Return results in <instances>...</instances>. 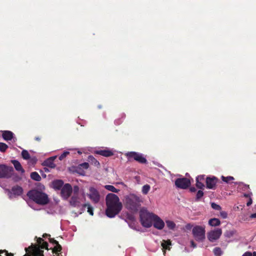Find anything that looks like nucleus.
Listing matches in <instances>:
<instances>
[{"mask_svg": "<svg viewBox=\"0 0 256 256\" xmlns=\"http://www.w3.org/2000/svg\"><path fill=\"white\" fill-rule=\"evenodd\" d=\"M106 216L110 218H114L118 214L122 208V203L120 202L118 196L114 194H108L106 197Z\"/></svg>", "mask_w": 256, "mask_h": 256, "instance_id": "1", "label": "nucleus"}, {"mask_svg": "<svg viewBox=\"0 0 256 256\" xmlns=\"http://www.w3.org/2000/svg\"><path fill=\"white\" fill-rule=\"evenodd\" d=\"M142 202V198L140 196L130 194L125 196V207L132 212H136Z\"/></svg>", "mask_w": 256, "mask_h": 256, "instance_id": "2", "label": "nucleus"}, {"mask_svg": "<svg viewBox=\"0 0 256 256\" xmlns=\"http://www.w3.org/2000/svg\"><path fill=\"white\" fill-rule=\"evenodd\" d=\"M27 196L30 199L38 204L45 205L49 202L46 194L36 189L28 191Z\"/></svg>", "mask_w": 256, "mask_h": 256, "instance_id": "3", "label": "nucleus"}, {"mask_svg": "<svg viewBox=\"0 0 256 256\" xmlns=\"http://www.w3.org/2000/svg\"><path fill=\"white\" fill-rule=\"evenodd\" d=\"M156 214L148 212L146 210H140V222L142 226L146 228H150Z\"/></svg>", "mask_w": 256, "mask_h": 256, "instance_id": "4", "label": "nucleus"}, {"mask_svg": "<svg viewBox=\"0 0 256 256\" xmlns=\"http://www.w3.org/2000/svg\"><path fill=\"white\" fill-rule=\"evenodd\" d=\"M192 233L195 240L198 242H203L206 238V230L203 226H194L192 230Z\"/></svg>", "mask_w": 256, "mask_h": 256, "instance_id": "5", "label": "nucleus"}, {"mask_svg": "<svg viewBox=\"0 0 256 256\" xmlns=\"http://www.w3.org/2000/svg\"><path fill=\"white\" fill-rule=\"evenodd\" d=\"M26 254L24 256H44V250L36 245L32 244L25 248Z\"/></svg>", "mask_w": 256, "mask_h": 256, "instance_id": "6", "label": "nucleus"}, {"mask_svg": "<svg viewBox=\"0 0 256 256\" xmlns=\"http://www.w3.org/2000/svg\"><path fill=\"white\" fill-rule=\"evenodd\" d=\"M14 168L12 166L6 164H0V178H8L13 174Z\"/></svg>", "mask_w": 256, "mask_h": 256, "instance_id": "7", "label": "nucleus"}, {"mask_svg": "<svg viewBox=\"0 0 256 256\" xmlns=\"http://www.w3.org/2000/svg\"><path fill=\"white\" fill-rule=\"evenodd\" d=\"M126 156H128V159L133 158L136 162H138L140 164H146L147 160L143 156V155L141 154L132 152H129L126 154Z\"/></svg>", "mask_w": 256, "mask_h": 256, "instance_id": "8", "label": "nucleus"}, {"mask_svg": "<svg viewBox=\"0 0 256 256\" xmlns=\"http://www.w3.org/2000/svg\"><path fill=\"white\" fill-rule=\"evenodd\" d=\"M190 184V180L186 178H178L175 180L176 186L182 189H186Z\"/></svg>", "mask_w": 256, "mask_h": 256, "instance_id": "9", "label": "nucleus"}, {"mask_svg": "<svg viewBox=\"0 0 256 256\" xmlns=\"http://www.w3.org/2000/svg\"><path fill=\"white\" fill-rule=\"evenodd\" d=\"M222 234V230L221 228H216L214 230H211L208 233V238L211 242L218 240Z\"/></svg>", "mask_w": 256, "mask_h": 256, "instance_id": "10", "label": "nucleus"}, {"mask_svg": "<svg viewBox=\"0 0 256 256\" xmlns=\"http://www.w3.org/2000/svg\"><path fill=\"white\" fill-rule=\"evenodd\" d=\"M89 190L90 194H88V198L94 203H98L100 200V195L98 190L93 187H90Z\"/></svg>", "mask_w": 256, "mask_h": 256, "instance_id": "11", "label": "nucleus"}, {"mask_svg": "<svg viewBox=\"0 0 256 256\" xmlns=\"http://www.w3.org/2000/svg\"><path fill=\"white\" fill-rule=\"evenodd\" d=\"M72 192V188L69 184H66L64 185L61 189V196L64 199L67 200L71 195Z\"/></svg>", "mask_w": 256, "mask_h": 256, "instance_id": "12", "label": "nucleus"}, {"mask_svg": "<svg viewBox=\"0 0 256 256\" xmlns=\"http://www.w3.org/2000/svg\"><path fill=\"white\" fill-rule=\"evenodd\" d=\"M218 180L216 176H207L206 178V187L207 188L215 190Z\"/></svg>", "mask_w": 256, "mask_h": 256, "instance_id": "13", "label": "nucleus"}, {"mask_svg": "<svg viewBox=\"0 0 256 256\" xmlns=\"http://www.w3.org/2000/svg\"><path fill=\"white\" fill-rule=\"evenodd\" d=\"M152 222L154 227L158 230H162L164 226V221L156 214L154 216Z\"/></svg>", "mask_w": 256, "mask_h": 256, "instance_id": "14", "label": "nucleus"}, {"mask_svg": "<svg viewBox=\"0 0 256 256\" xmlns=\"http://www.w3.org/2000/svg\"><path fill=\"white\" fill-rule=\"evenodd\" d=\"M70 204L71 206L74 208H80L81 206L80 198L78 196L74 195L70 200Z\"/></svg>", "mask_w": 256, "mask_h": 256, "instance_id": "15", "label": "nucleus"}, {"mask_svg": "<svg viewBox=\"0 0 256 256\" xmlns=\"http://www.w3.org/2000/svg\"><path fill=\"white\" fill-rule=\"evenodd\" d=\"M95 154L101 155L102 156H105V157H109L110 156H112L114 155V152L112 150H108V149H104V150H98L95 152Z\"/></svg>", "mask_w": 256, "mask_h": 256, "instance_id": "16", "label": "nucleus"}, {"mask_svg": "<svg viewBox=\"0 0 256 256\" xmlns=\"http://www.w3.org/2000/svg\"><path fill=\"white\" fill-rule=\"evenodd\" d=\"M88 163L84 162V163L80 164L78 167L76 168V171L80 174L84 175V172L82 170V168L86 170L88 168Z\"/></svg>", "mask_w": 256, "mask_h": 256, "instance_id": "17", "label": "nucleus"}, {"mask_svg": "<svg viewBox=\"0 0 256 256\" xmlns=\"http://www.w3.org/2000/svg\"><path fill=\"white\" fill-rule=\"evenodd\" d=\"M2 138L6 140H10L14 137V134L9 130H4L2 134Z\"/></svg>", "mask_w": 256, "mask_h": 256, "instance_id": "18", "label": "nucleus"}, {"mask_svg": "<svg viewBox=\"0 0 256 256\" xmlns=\"http://www.w3.org/2000/svg\"><path fill=\"white\" fill-rule=\"evenodd\" d=\"M11 162L14 164L15 169L23 174L24 172V170L22 168L20 163L17 160H12Z\"/></svg>", "mask_w": 256, "mask_h": 256, "instance_id": "19", "label": "nucleus"}, {"mask_svg": "<svg viewBox=\"0 0 256 256\" xmlns=\"http://www.w3.org/2000/svg\"><path fill=\"white\" fill-rule=\"evenodd\" d=\"M53 188L59 190L62 189L64 186V182L62 180H56L52 182Z\"/></svg>", "mask_w": 256, "mask_h": 256, "instance_id": "20", "label": "nucleus"}, {"mask_svg": "<svg viewBox=\"0 0 256 256\" xmlns=\"http://www.w3.org/2000/svg\"><path fill=\"white\" fill-rule=\"evenodd\" d=\"M12 191L14 195L20 196L22 194L23 190L21 186H16L12 188Z\"/></svg>", "mask_w": 256, "mask_h": 256, "instance_id": "21", "label": "nucleus"}, {"mask_svg": "<svg viewBox=\"0 0 256 256\" xmlns=\"http://www.w3.org/2000/svg\"><path fill=\"white\" fill-rule=\"evenodd\" d=\"M88 162L92 165L98 167L100 166V164L98 160H96L92 156H89L88 157Z\"/></svg>", "mask_w": 256, "mask_h": 256, "instance_id": "22", "label": "nucleus"}, {"mask_svg": "<svg viewBox=\"0 0 256 256\" xmlns=\"http://www.w3.org/2000/svg\"><path fill=\"white\" fill-rule=\"evenodd\" d=\"M208 224L212 226H218L220 224V221L216 218H212L208 220Z\"/></svg>", "mask_w": 256, "mask_h": 256, "instance_id": "23", "label": "nucleus"}, {"mask_svg": "<svg viewBox=\"0 0 256 256\" xmlns=\"http://www.w3.org/2000/svg\"><path fill=\"white\" fill-rule=\"evenodd\" d=\"M170 245H171V242L170 240H163L161 244V246L164 250H170Z\"/></svg>", "mask_w": 256, "mask_h": 256, "instance_id": "24", "label": "nucleus"}, {"mask_svg": "<svg viewBox=\"0 0 256 256\" xmlns=\"http://www.w3.org/2000/svg\"><path fill=\"white\" fill-rule=\"evenodd\" d=\"M30 178L33 180L37 182H40L42 179L40 174L36 172H32L30 174Z\"/></svg>", "mask_w": 256, "mask_h": 256, "instance_id": "25", "label": "nucleus"}, {"mask_svg": "<svg viewBox=\"0 0 256 256\" xmlns=\"http://www.w3.org/2000/svg\"><path fill=\"white\" fill-rule=\"evenodd\" d=\"M104 187L106 190L113 192L118 193L120 192V190L116 188L112 185H106Z\"/></svg>", "mask_w": 256, "mask_h": 256, "instance_id": "26", "label": "nucleus"}, {"mask_svg": "<svg viewBox=\"0 0 256 256\" xmlns=\"http://www.w3.org/2000/svg\"><path fill=\"white\" fill-rule=\"evenodd\" d=\"M204 193L202 190H198L196 194V196L195 198V200L196 202L200 201V200L204 196Z\"/></svg>", "mask_w": 256, "mask_h": 256, "instance_id": "27", "label": "nucleus"}, {"mask_svg": "<svg viewBox=\"0 0 256 256\" xmlns=\"http://www.w3.org/2000/svg\"><path fill=\"white\" fill-rule=\"evenodd\" d=\"M150 189V186L149 184H145L142 188V193L144 194H147Z\"/></svg>", "mask_w": 256, "mask_h": 256, "instance_id": "28", "label": "nucleus"}, {"mask_svg": "<svg viewBox=\"0 0 256 256\" xmlns=\"http://www.w3.org/2000/svg\"><path fill=\"white\" fill-rule=\"evenodd\" d=\"M46 165L50 168H54L56 166V164L52 162V159H48L45 161Z\"/></svg>", "mask_w": 256, "mask_h": 256, "instance_id": "29", "label": "nucleus"}, {"mask_svg": "<svg viewBox=\"0 0 256 256\" xmlns=\"http://www.w3.org/2000/svg\"><path fill=\"white\" fill-rule=\"evenodd\" d=\"M166 224L168 228L170 230H173L176 227V224L172 220H166Z\"/></svg>", "mask_w": 256, "mask_h": 256, "instance_id": "30", "label": "nucleus"}, {"mask_svg": "<svg viewBox=\"0 0 256 256\" xmlns=\"http://www.w3.org/2000/svg\"><path fill=\"white\" fill-rule=\"evenodd\" d=\"M213 252L216 256H221L222 252L220 248L216 247L213 250Z\"/></svg>", "mask_w": 256, "mask_h": 256, "instance_id": "31", "label": "nucleus"}, {"mask_svg": "<svg viewBox=\"0 0 256 256\" xmlns=\"http://www.w3.org/2000/svg\"><path fill=\"white\" fill-rule=\"evenodd\" d=\"M22 156L24 160H28L30 158V155L26 150H23L22 151Z\"/></svg>", "mask_w": 256, "mask_h": 256, "instance_id": "32", "label": "nucleus"}, {"mask_svg": "<svg viewBox=\"0 0 256 256\" xmlns=\"http://www.w3.org/2000/svg\"><path fill=\"white\" fill-rule=\"evenodd\" d=\"M196 186L197 188L200 190H204L205 188V186L202 182L199 181L198 180H196Z\"/></svg>", "mask_w": 256, "mask_h": 256, "instance_id": "33", "label": "nucleus"}, {"mask_svg": "<svg viewBox=\"0 0 256 256\" xmlns=\"http://www.w3.org/2000/svg\"><path fill=\"white\" fill-rule=\"evenodd\" d=\"M62 250V246L58 243V244H56V246L54 248L52 252L58 254V252H60Z\"/></svg>", "mask_w": 256, "mask_h": 256, "instance_id": "34", "label": "nucleus"}, {"mask_svg": "<svg viewBox=\"0 0 256 256\" xmlns=\"http://www.w3.org/2000/svg\"><path fill=\"white\" fill-rule=\"evenodd\" d=\"M222 180L223 182H226V183H228L230 181L234 180V178L233 176H226V177L222 176Z\"/></svg>", "mask_w": 256, "mask_h": 256, "instance_id": "35", "label": "nucleus"}, {"mask_svg": "<svg viewBox=\"0 0 256 256\" xmlns=\"http://www.w3.org/2000/svg\"><path fill=\"white\" fill-rule=\"evenodd\" d=\"M8 148V146L4 142H0V151L2 152H4Z\"/></svg>", "mask_w": 256, "mask_h": 256, "instance_id": "36", "label": "nucleus"}, {"mask_svg": "<svg viewBox=\"0 0 256 256\" xmlns=\"http://www.w3.org/2000/svg\"><path fill=\"white\" fill-rule=\"evenodd\" d=\"M87 208H88V212L90 215L93 216L94 215V208L93 207L89 204H88L87 205Z\"/></svg>", "mask_w": 256, "mask_h": 256, "instance_id": "37", "label": "nucleus"}, {"mask_svg": "<svg viewBox=\"0 0 256 256\" xmlns=\"http://www.w3.org/2000/svg\"><path fill=\"white\" fill-rule=\"evenodd\" d=\"M211 206L213 209L216 210H221V209H222V208L220 205H218L214 202H212L211 204Z\"/></svg>", "mask_w": 256, "mask_h": 256, "instance_id": "38", "label": "nucleus"}, {"mask_svg": "<svg viewBox=\"0 0 256 256\" xmlns=\"http://www.w3.org/2000/svg\"><path fill=\"white\" fill-rule=\"evenodd\" d=\"M40 247V248H45L48 250V244L46 242L44 241L40 246H38Z\"/></svg>", "mask_w": 256, "mask_h": 256, "instance_id": "39", "label": "nucleus"}, {"mask_svg": "<svg viewBox=\"0 0 256 256\" xmlns=\"http://www.w3.org/2000/svg\"><path fill=\"white\" fill-rule=\"evenodd\" d=\"M70 154V152L66 151L64 152L61 155H60L58 157V158L60 160H62L64 158H65L68 154Z\"/></svg>", "mask_w": 256, "mask_h": 256, "instance_id": "40", "label": "nucleus"}, {"mask_svg": "<svg viewBox=\"0 0 256 256\" xmlns=\"http://www.w3.org/2000/svg\"><path fill=\"white\" fill-rule=\"evenodd\" d=\"M3 253H5L6 254V256H14V254L11 253V252H8V250H0V254H3ZM0 256H2L1 255H0Z\"/></svg>", "mask_w": 256, "mask_h": 256, "instance_id": "41", "label": "nucleus"}, {"mask_svg": "<svg viewBox=\"0 0 256 256\" xmlns=\"http://www.w3.org/2000/svg\"><path fill=\"white\" fill-rule=\"evenodd\" d=\"M88 204H82L80 208V213L82 214V212H84L86 210V208L87 207Z\"/></svg>", "mask_w": 256, "mask_h": 256, "instance_id": "42", "label": "nucleus"}, {"mask_svg": "<svg viewBox=\"0 0 256 256\" xmlns=\"http://www.w3.org/2000/svg\"><path fill=\"white\" fill-rule=\"evenodd\" d=\"M196 180H198L199 181H200V182H204L206 180L205 175L203 174V175L198 176L196 178Z\"/></svg>", "mask_w": 256, "mask_h": 256, "instance_id": "43", "label": "nucleus"}, {"mask_svg": "<svg viewBox=\"0 0 256 256\" xmlns=\"http://www.w3.org/2000/svg\"><path fill=\"white\" fill-rule=\"evenodd\" d=\"M74 196H77L79 191V187L78 186H74V188L72 189Z\"/></svg>", "mask_w": 256, "mask_h": 256, "instance_id": "44", "label": "nucleus"}, {"mask_svg": "<svg viewBox=\"0 0 256 256\" xmlns=\"http://www.w3.org/2000/svg\"><path fill=\"white\" fill-rule=\"evenodd\" d=\"M220 216L223 218H226L228 216V214L225 211H222L220 212Z\"/></svg>", "mask_w": 256, "mask_h": 256, "instance_id": "45", "label": "nucleus"}, {"mask_svg": "<svg viewBox=\"0 0 256 256\" xmlns=\"http://www.w3.org/2000/svg\"><path fill=\"white\" fill-rule=\"evenodd\" d=\"M48 240H49L50 242V243H52V244H56H56H58V242L57 240H55L53 238H48Z\"/></svg>", "mask_w": 256, "mask_h": 256, "instance_id": "46", "label": "nucleus"}, {"mask_svg": "<svg viewBox=\"0 0 256 256\" xmlns=\"http://www.w3.org/2000/svg\"><path fill=\"white\" fill-rule=\"evenodd\" d=\"M36 238L37 239L36 242H37V243L38 244V246H40L42 244V243L44 241V240L41 238H37L36 236Z\"/></svg>", "mask_w": 256, "mask_h": 256, "instance_id": "47", "label": "nucleus"}, {"mask_svg": "<svg viewBox=\"0 0 256 256\" xmlns=\"http://www.w3.org/2000/svg\"><path fill=\"white\" fill-rule=\"evenodd\" d=\"M242 256H252V253L250 252H246Z\"/></svg>", "mask_w": 256, "mask_h": 256, "instance_id": "48", "label": "nucleus"}, {"mask_svg": "<svg viewBox=\"0 0 256 256\" xmlns=\"http://www.w3.org/2000/svg\"><path fill=\"white\" fill-rule=\"evenodd\" d=\"M128 218L131 221H134V217L133 215L132 214H130V215H128Z\"/></svg>", "mask_w": 256, "mask_h": 256, "instance_id": "49", "label": "nucleus"}, {"mask_svg": "<svg viewBox=\"0 0 256 256\" xmlns=\"http://www.w3.org/2000/svg\"><path fill=\"white\" fill-rule=\"evenodd\" d=\"M190 244L191 246L193 248H195L196 247V244L194 243V242L193 240L190 241Z\"/></svg>", "mask_w": 256, "mask_h": 256, "instance_id": "50", "label": "nucleus"}, {"mask_svg": "<svg viewBox=\"0 0 256 256\" xmlns=\"http://www.w3.org/2000/svg\"><path fill=\"white\" fill-rule=\"evenodd\" d=\"M252 199L250 198L249 200H248V201L246 203V206H250L252 204Z\"/></svg>", "mask_w": 256, "mask_h": 256, "instance_id": "51", "label": "nucleus"}, {"mask_svg": "<svg viewBox=\"0 0 256 256\" xmlns=\"http://www.w3.org/2000/svg\"><path fill=\"white\" fill-rule=\"evenodd\" d=\"M196 190L194 187H191L190 188V190L192 192H196Z\"/></svg>", "mask_w": 256, "mask_h": 256, "instance_id": "52", "label": "nucleus"}, {"mask_svg": "<svg viewBox=\"0 0 256 256\" xmlns=\"http://www.w3.org/2000/svg\"><path fill=\"white\" fill-rule=\"evenodd\" d=\"M50 234H44L42 235V237L44 238H48V237H49V238H50Z\"/></svg>", "mask_w": 256, "mask_h": 256, "instance_id": "53", "label": "nucleus"}, {"mask_svg": "<svg viewBox=\"0 0 256 256\" xmlns=\"http://www.w3.org/2000/svg\"><path fill=\"white\" fill-rule=\"evenodd\" d=\"M250 218H256V213H254V214H252L250 216Z\"/></svg>", "mask_w": 256, "mask_h": 256, "instance_id": "54", "label": "nucleus"}, {"mask_svg": "<svg viewBox=\"0 0 256 256\" xmlns=\"http://www.w3.org/2000/svg\"><path fill=\"white\" fill-rule=\"evenodd\" d=\"M226 234V236L230 237V236H232L234 234V233L232 232H230V234Z\"/></svg>", "mask_w": 256, "mask_h": 256, "instance_id": "55", "label": "nucleus"}, {"mask_svg": "<svg viewBox=\"0 0 256 256\" xmlns=\"http://www.w3.org/2000/svg\"><path fill=\"white\" fill-rule=\"evenodd\" d=\"M34 139H35L36 140H37V141H38V142H40V138L39 137V136L36 137L34 138Z\"/></svg>", "mask_w": 256, "mask_h": 256, "instance_id": "56", "label": "nucleus"}, {"mask_svg": "<svg viewBox=\"0 0 256 256\" xmlns=\"http://www.w3.org/2000/svg\"><path fill=\"white\" fill-rule=\"evenodd\" d=\"M244 196H245L246 198H248V197H250V194H244Z\"/></svg>", "mask_w": 256, "mask_h": 256, "instance_id": "57", "label": "nucleus"}, {"mask_svg": "<svg viewBox=\"0 0 256 256\" xmlns=\"http://www.w3.org/2000/svg\"><path fill=\"white\" fill-rule=\"evenodd\" d=\"M56 158V156H53L50 158L49 159H52V162H54V160Z\"/></svg>", "mask_w": 256, "mask_h": 256, "instance_id": "58", "label": "nucleus"}, {"mask_svg": "<svg viewBox=\"0 0 256 256\" xmlns=\"http://www.w3.org/2000/svg\"><path fill=\"white\" fill-rule=\"evenodd\" d=\"M252 254H253V256H256V252H254Z\"/></svg>", "mask_w": 256, "mask_h": 256, "instance_id": "59", "label": "nucleus"}]
</instances>
